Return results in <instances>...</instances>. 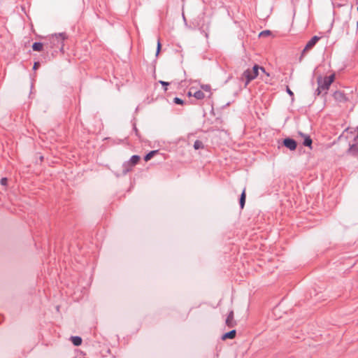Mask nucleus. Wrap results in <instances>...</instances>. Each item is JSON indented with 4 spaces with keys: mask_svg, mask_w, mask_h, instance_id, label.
<instances>
[{
    "mask_svg": "<svg viewBox=\"0 0 358 358\" xmlns=\"http://www.w3.org/2000/svg\"><path fill=\"white\" fill-rule=\"evenodd\" d=\"M66 38L67 35L64 32L51 34L46 37V41L44 43V45L46 48H59L61 51H63L64 41Z\"/></svg>",
    "mask_w": 358,
    "mask_h": 358,
    "instance_id": "f257e3e1",
    "label": "nucleus"
},
{
    "mask_svg": "<svg viewBox=\"0 0 358 358\" xmlns=\"http://www.w3.org/2000/svg\"><path fill=\"white\" fill-rule=\"evenodd\" d=\"M335 80V73H332L329 76H325L322 78L321 76L317 78L318 87L315 90V94L319 96L323 92L324 94L327 93V90L329 89L330 85Z\"/></svg>",
    "mask_w": 358,
    "mask_h": 358,
    "instance_id": "f03ea898",
    "label": "nucleus"
},
{
    "mask_svg": "<svg viewBox=\"0 0 358 358\" xmlns=\"http://www.w3.org/2000/svg\"><path fill=\"white\" fill-rule=\"evenodd\" d=\"M259 69L263 73H265L264 68L259 67L258 65H255L252 69H248L243 73L242 78H245L246 79L245 85L257 77Z\"/></svg>",
    "mask_w": 358,
    "mask_h": 358,
    "instance_id": "7ed1b4c3",
    "label": "nucleus"
},
{
    "mask_svg": "<svg viewBox=\"0 0 358 358\" xmlns=\"http://www.w3.org/2000/svg\"><path fill=\"white\" fill-rule=\"evenodd\" d=\"M320 39V37H319L317 36H314L313 37L311 38V39L310 41H308V43H306L305 48L302 50L301 57L299 58V61L300 62L301 61L303 57L305 55L306 52L308 50L312 49L315 45V44L318 42V41Z\"/></svg>",
    "mask_w": 358,
    "mask_h": 358,
    "instance_id": "20e7f679",
    "label": "nucleus"
},
{
    "mask_svg": "<svg viewBox=\"0 0 358 358\" xmlns=\"http://www.w3.org/2000/svg\"><path fill=\"white\" fill-rule=\"evenodd\" d=\"M139 160H140V157L138 155L131 156V157L130 158L128 163L124 164V169L123 170V173L124 175L127 174L130 170V168H129L127 166L131 167V166H135L136 164H138Z\"/></svg>",
    "mask_w": 358,
    "mask_h": 358,
    "instance_id": "39448f33",
    "label": "nucleus"
},
{
    "mask_svg": "<svg viewBox=\"0 0 358 358\" xmlns=\"http://www.w3.org/2000/svg\"><path fill=\"white\" fill-rule=\"evenodd\" d=\"M283 145L289 150H295L297 146L296 141L291 138H286L283 140Z\"/></svg>",
    "mask_w": 358,
    "mask_h": 358,
    "instance_id": "423d86ee",
    "label": "nucleus"
},
{
    "mask_svg": "<svg viewBox=\"0 0 358 358\" xmlns=\"http://www.w3.org/2000/svg\"><path fill=\"white\" fill-rule=\"evenodd\" d=\"M334 98L339 102H345L348 100V98L344 92L341 91H336L333 94Z\"/></svg>",
    "mask_w": 358,
    "mask_h": 358,
    "instance_id": "0eeeda50",
    "label": "nucleus"
},
{
    "mask_svg": "<svg viewBox=\"0 0 358 358\" xmlns=\"http://www.w3.org/2000/svg\"><path fill=\"white\" fill-rule=\"evenodd\" d=\"M299 135L303 137V145L304 146L308 147L311 148L313 141L310 136L303 134L302 132H299Z\"/></svg>",
    "mask_w": 358,
    "mask_h": 358,
    "instance_id": "6e6552de",
    "label": "nucleus"
},
{
    "mask_svg": "<svg viewBox=\"0 0 358 358\" xmlns=\"http://www.w3.org/2000/svg\"><path fill=\"white\" fill-rule=\"evenodd\" d=\"M188 96H193L198 100L203 99L205 97L204 93L201 90H197V91L194 92V93H192L191 91H189L188 92Z\"/></svg>",
    "mask_w": 358,
    "mask_h": 358,
    "instance_id": "1a4fd4ad",
    "label": "nucleus"
},
{
    "mask_svg": "<svg viewBox=\"0 0 358 358\" xmlns=\"http://www.w3.org/2000/svg\"><path fill=\"white\" fill-rule=\"evenodd\" d=\"M348 152L353 156H358V145H350Z\"/></svg>",
    "mask_w": 358,
    "mask_h": 358,
    "instance_id": "9d476101",
    "label": "nucleus"
},
{
    "mask_svg": "<svg viewBox=\"0 0 358 358\" xmlns=\"http://www.w3.org/2000/svg\"><path fill=\"white\" fill-rule=\"evenodd\" d=\"M236 330L233 329V330L223 334L222 336V340H226L228 338L232 339L236 336Z\"/></svg>",
    "mask_w": 358,
    "mask_h": 358,
    "instance_id": "9b49d317",
    "label": "nucleus"
},
{
    "mask_svg": "<svg viewBox=\"0 0 358 358\" xmlns=\"http://www.w3.org/2000/svg\"><path fill=\"white\" fill-rule=\"evenodd\" d=\"M226 324L229 327H234V313H233V311H231L229 313V315L226 319Z\"/></svg>",
    "mask_w": 358,
    "mask_h": 358,
    "instance_id": "f8f14e48",
    "label": "nucleus"
},
{
    "mask_svg": "<svg viewBox=\"0 0 358 358\" xmlns=\"http://www.w3.org/2000/svg\"><path fill=\"white\" fill-rule=\"evenodd\" d=\"M43 45H45L43 43H41V42H35L32 45V49L34 51L39 52V51H41L43 50Z\"/></svg>",
    "mask_w": 358,
    "mask_h": 358,
    "instance_id": "ddd939ff",
    "label": "nucleus"
},
{
    "mask_svg": "<svg viewBox=\"0 0 358 358\" xmlns=\"http://www.w3.org/2000/svg\"><path fill=\"white\" fill-rule=\"evenodd\" d=\"M71 340L75 346H79L82 343V338L80 336H71Z\"/></svg>",
    "mask_w": 358,
    "mask_h": 358,
    "instance_id": "4468645a",
    "label": "nucleus"
},
{
    "mask_svg": "<svg viewBox=\"0 0 358 358\" xmlns=\"http://www.w3.org/2000/svg\"><path fill=\"white\" fill-rule=\"evenodd\" d=\"M158 152V150H152L149 152L148 154H146L144 157V160L145 162H148Z\"/></svg>",
    "mask_w": 358,
    "mask_h": 358,
    "instance_id": "2eb2a0df",
    "label": "nucleus"
},
{
    "mask_svg": "<svg viewBox=\"0 0 358 358\" xmlns=\"http://www.w3.org/2000/svg\"><path fill=\"white\" fill-rule=\"evenodd\" d=\"M239 203H240L241 208H243V207L245 206V190L243 191V192H242V194L241 195Z\"/></svg>",
    "mask_w": 358,
    "mask_h": 358,
    "instance_id": "dca6fc26",
    "label": "nucleus"
},
{
    "mask_svg": "<svg viewBox=\"0 0 358 358\" xmlns=\"http://www.w3.org/2000/svg\"><path fill=\"white\" fill-rule=\"evenodd\" d=\"M203 147V143L199 140H196L194 143V148L195 150H199L200 148H202Z\"/></svg>",
    "mask_w": 358,
    "mask_h": 358,
    "instance_id": "f3484780",
    "label": "nucleus"
},
{
    "mask_svg": "<svg viewBox=\"0 0 358 358\" xmlns=\"http://www.w3.org/2000/svg\"><path fill=\"white\" fill-rule=\"evenodd\" d=\"M173 103L178 105H182L184 103V101L180 98L175 97L173 99Z\"/></svg>",
    "mask_w": 358,
    "mask_h": 358,
    "instance_id": "a211bd4d",
    "label": "nucleus"
},
{
    "mask_svg": "<svg viewBox=\"0 0 358 358\" xmlns=\"http://www.w3.org/2000/svg\"><path fill=\"white\" fill-rule=\"evenodd\" d=\"M201 89L203 90L206 92H210V86L209 85H201Z\"/></svg>",
    "mask_w": 358,
    "mask_h": 358,
    "instance_id": "6ab92c4d",
    "label": "nucleus"
},
{
    "mask_svg": "<svg viewBox=\"0 0 358 358\" xmlns=\"http://www.w3.org/2000/svg\"><path fill=\"white\" fill-rule=\"evenodd\" d=\"M161 43H160V41L159 39L157 41V51H156V55L157 56L161 50Z\"/></svg>",
    "mask_w": 358,
    "mask_h": 358,
    "instance_id": "aec40b11",
    "label": "nucleus"
},
{
    "mask_svg": "<svg viewBox=\"0 0 358 358\" xmlns=\"http://www.w3.org/2000/svg\"><path fill=\"white\" fill-rule=\"evenodd\" d=\"M159 83L163 86L164 87V91H166L167 90V86L169 85V83L168 82H166V81H163V80H160L159 81Z\"/></svg>",
    "mask_w": 358,
    "mask_h": 358,
    "instance_id": "412c9836",
    "label": "nucleus"
},
{
    "mask_svg": "<svg viewBox=\"0 0 358 358\" xmlns=\"http://www.w3.org/2000/svg\"><path fill=\"white\" fill-rule=\"evenodd\" d=\"M8 180L6 178H2L0 180V183L1 185L5 186L7 185Z\"/></svg>",
    "mask_w": 358,
    "mask_h": 358,
    "instance_id": "4be33fe9",
    "label": "nucleus"
},
{
    "mask_svg": "<svg viewBox=\"0 0 358 358\" xmlns=\"http://www.w3.org/2000/svg\"><path fill=\"white\" fill-rule=\"evenodd\" d=\"M271 31H268V30H265V31H263L260 33V36H264V35H268L270 34Z\"/></svg>",
    "mask_w": 358,
    "mask_h": 358,
    "instance_id": "5701e85b",
    "label": "nucleus"
},
{
    "mask_svg": "<svg viewBox=\"0 0 358 358\" xmlns=\"http://www.w3.org/2000/svg\"><path fill=\"white\" fill-rule=\"evenodd\" d=\"M287 92L291 96H294V93L292 92V91L289 88V87H287Z\"/></svg>",
    "mask_w": 358,
    "mask_h": 358,
    "instance_id": "b1692460",
    "label": "nucleus"
},
{
    "mask_svg": "<svg viewBox=\"0 0 358 358\" xmlns=\"http://www.w3.org/2000/svg\"><path fill=\"white\" fill-rule=\"evenodd\" d=\"M39 65H40L39 62H35L34 64V66H33L34 70L37 69L38 67L39 66Z\"/></svg>",
    "mask_w": 358,
    "mask_h": 358,
    "instance_id": "393cba45",
    "label": "nucleus"
},
{
    "mask_svg": "<svg viewBox=\"0 0 358 358\" xmlns=\"http://www.w3.org/2000/svg\"><path fill=\"white\" fill-rule=\"evenodd\" d=\"M134 130L136 134L138 135V129L136 127H134Z\"/></svg>",
    "mask_w": 358,
    "mask_h": 358,
    "instance_id": "a878e982",
    "label": "nucleus"
},
{
    "mask_svg": "<svg viewBox=\"0 0 358 358\" xmlns=\"http://www.w3.org/2000/svg\"><path fill=\"white\" fill-rule=\"evenodd\" d=\"M357 139H358V135L355 138V140L356 141Z\"/></svg>",
    "mask_w": 358,
    "mask_h": 358,
    "instance_id": "bb28decb",
    "label": "nucleus"
},
{
    "mask_svg": "<svg viewBox=\"0 0 358 358\" xmlns=\"http://www.w3.org/2000/svg\"><path fill=\"white\" fill-rule=\"evenodd\" d=\"M357 28H358V21L357 22Z\"/></svg>",
    "mask_w": 358,
    "mask_h": 358,
    "instance_id": "cd10ccee",
    "label": "nucleus"
},
{
    "mask_svg": "<svg viewBox=\"0 0 358 358\" xmlns=\"http://www.w3.org/2000/svg\"><path fill=\"white\" fill-rule=\"evenodd\" d=\"M357 11H358V6H357Z\"/></svg>",
    "mask_w": 358,
    "mask_h": 358,
    "instance_id": "c85d7f7f",
    "label": "nucleus"
}]
</instances>
